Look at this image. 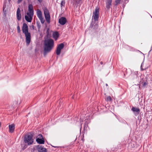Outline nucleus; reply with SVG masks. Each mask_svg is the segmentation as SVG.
Here are the masks:
<instances>
[{
  "label": "nucleus",
  "mask_w": 152,
  "mask_h": 152,
  "mask_svg": "<svg viewBox=\"0 0 152 152\" xmlns=\"http://www.w3.org/2000/svg\"><path fill=\"white\" fill-rule=\"evenodd\" d=\"M67 20L66 18L64 17H62L59 19L58 22L61 25H64L66 22Z\"/></svg>",
  "instance_id": "11"
},
{
  "label": "nucleus",
  "mask_w": 152,
  "mask_h": 152,
  "mask_svg": "<svg viewBox=\"0 0 152 152\" xmlns=\"http://www.w3.org/2000/svg\"><path fill=\"white\" fill-rule=\"evenodd\" d=\"M98 25L96 24L94 26L92 24V23L91 24L90 26V28H93L94 31H96L98 28Z\"/></svg>",
  "instance_id": "17"
},
{
  "label": "nucleus",
  "mask_w": 152,
  "mask_h": 152,
  "mask_svg": "<svg viewBox=\"0 0 152 152\" xmlns=\"http://www.w3.org/2000/svg\"><path fill=\"white\" fill-rule=\"evenodd\" d=\"M15 125L13 124L9 126V132L11 133H13L15 129Z\"/></svg>",
  "instance_id": "12"
},
{
  "label": "nucleus",
  "mask_w": 152,
  "mask_h": 152,
  "mask_svg": "<svg viewBox=\"0 0 152 152\" xmlns=\"http://www.w3.org/2000/svg\"><path fill=\"white\" fill-rule=\"evenodd\" d=\"M23 32L25 34L26 37V41L28 44H29L31 41V34L28 32V27L27 24L24 23L22 27Z\"/></svg>",
  "instance_id": "2"
},
{
  "label": "nucleus",
  "mask_w": 152,
  "mask_h": 152,
  "mask_svg": "<svg viewBox=\"0 0 152 152\" xmlns=\"http://www.w3.org/2000/svg\"><path fill=\"white\" fill-rule=\"evenodd\" d=\"M17 30L18 32V33H20V27L19 25H18V26H17Z\"/></svg>",
  "instance_id": "26"
},
{
  "label": "nucleus",
  "mask_w": 152,
  "mask_h": 152,
  "mask_svg": "<svg viewBox=\"0 0 152 152\" xmlns=\"http://www.w3.org/2000/svg\"><path fill=\"white\" fill-rule=\"evenodd\" d=\"M138 73L137 71L132 72L130 75V78L136 81L139 80V77L138 76Z\"/></svg>",
  "instance_id": "4"
},
{
  "label": "nucleus",
  "mask_w": 152,
  "mask_h": 152,
  "mask_svg": "<svg viewBox=\"0 0 152 152\" xmlns=\"http://www.w3.org/2000/svg\"><path fill=\"white\" fill-rule=\"evenodd\" d=\"M88 126H87L86 125L84 124L83 129H85V130H86Z\"/></svg>",
  "instance_id": "29"
},
{
  "label": "nucleus",
  "mask_w": 152,
  "mask_h": 152,
  "mask_svg": "<svg viewBox=\"0 0 152 152\" xmlns=\"http://www.w3.org/2000/svg\"><path fill=\"white\" fill-rule=\"evenodd\" d=\"M121 0H115V5H117L118 4H120V1Z\"/></svg>",
  "instance_id": "25"
},
{
  "label": "nucleus",
  "mask_w": 152,
  "mask_h": 152,
  "mask_svg": "<svg viewBox=\"0 0 152 152\" xmlns=\"http://www.w3.org/2000/svg\"><path fill=\"white\" fill-rule=\"evenodd\" d=\"M106 100L108 102V101L110 102V101H112V99L110 96H109L107 97Z\"/></svg>",
  "instance_id": "24"
},
{
  "label": "nucleus",
  "mask_w": 152,
  "mask_h": 152,
  "mask_svg": "<svg viewBox=\"0 0 152 152\" xmlns=\"http://www.w3.org/2000/svg\"><path fill=\"white\" fill-rule=\"evenodd\" d=\"M86 130H85V129H83V131H82V133H83V134H84V133H85V132H86Z\"/></svg>",
  "instance_id": "34"
},
{
  "label": "nucleus",
  "mask_w": 152,
  "mask_h": 152,
  "mask_svg": "<svg viewBox=\"0 0 152 152\" xmlns=\"http://www.w3.org/2000/svg\"><path fill=\"white\" fill-rule=\"evenodd\" d=\"M59 36V34L58 32L56 31L53 33V37L54 39L56 40L58 38V37Z\"/></svg>",
  "instance_id": "16"
},
{
  "label": "nucleus",
  "mask_w": 152,
  "mask_h": 152,
  "mask_svg": "<svg viewBox=\"0 0 152 152\" xmlns=\"http://www.w3.org/2000/svg\"><path fill=\"white\" fill-rule=\"evenodd\" d=\"M54 41L51 39H48L45 41L44 54H46L51 51L54 46Z\"/></svg>",
  "instance_id": "1"
},
{
  "label": "nucleus",
  "mask_w": 152,
  "mask_h": 152,
  "mask_svg": "<svg viewBox=\"0 0 152 152\" xmlns=\"http://www.w3.org/2000/svg\"><path fill=\"white\" fill-rule=\"evenodd\" d=\"M85 122L84 124L88 126V124H89L90 122V118H88L85 119Z\"/></svg>",
  "instance_id": "20"
},
{
  "label": "nucleus",
  "mask_w": 152,
  "mask_h": 152,
  "mask_svg": "<svg viewBox=\"0 0 152 152\" xmlns=\"http://www.w3.org/2000/svg\"><path fill=\"white\" fill-rule=\"evenodd\" d=\"M113 0H106V7L108 10H109L112 6Z\"/></svg>",
  "instance_id": "9"
},
{
  "label": "nucleus",
  "mask_w": 152,
  "mask_h": 152,
  "mask_svg": "<svg viewBox=\"0 0 152 152\" xmlns=\"http://www.w3.org/2000/svg\"><path fill=\"white\" fill-rule=\"evenodd\" d=\"M27 15L25 16L26 20L28 22H31L32 19L33 15L30 14L28 12H27Z\"/></svg>",
  "instance_id": "7"
},
{
  "label": "nucleus",
  "mask_w": 152,
  "mask_h": 152,
  "mask_svg": "<svg viewBox=\"0 0 152 152\" xmlns=\"http://www.w3.org/2000/svg\"><path fill=\"white\" fill-rule=\"evenodd\" d=\"M17 18L18 20H20L21 18V15L20 10L19 8H18L17 11Z\"/></svg>",
  "instance_id": "13"
},
{
  "label": "nucleus",
  "mask_w": 152,
  "mask_h": 152,
  "mask_svg": "<svg viewBox=\"0 0 152 152\" xmlns=\"http://www.w3.org/2000/svg\"><path fill=\"white\" fill-rule=\"evenodd\" d=\"M124 76H125V74H124Z\"/></svg>",
  "instance_id": "41"
},
{
  "label": "nucleus",
  "mask_w": 152,
  "mask_h": 152,
  "mask_svg": "<svg viewBox=\"0 0 152 152\" xmlns=\"http://www.w3.org/2000/svg\"><path fill=\"white\" fill-rule=\"evenodd\" d=\"M131 110L134 113H136L137 114H139L140 113V109L138 108L132 107Z\"/></svg>",
  "instance_id": "15"
},
{
  "label": "nucleus",
  "mask_w": 152,
  "mask_h": 152,
  "mask_svg": "<svg viewBox=\"0 0 152 152\" xmlns=\"http://www.w3.org/2000/svg\"><path fill=\"white\" fill-rule=\"evenodd\" d=\"M39 137L42 138V139H40L37 138L36 139V141L39 144H44L45 142V141L43 137V136L41 134H39Z\"/></svg>",
  "instance_id": "10"
},
{
  "label": "nucleus",
  "mask_w": 152,
  "mask_h": 152,
  "mask_svg": "<svg viewBox=\"0 0 152 152\" xmlns=\"http://www.w3.org/2000/svg\"><path fill=\"white\" fill-rule=\"evenodd\" d=\"M106 86H108V85H107V84H106Z\"/></svg>",
  "instance_id": "40"
},
{
  "label": "nucleus",
  "mask_w": 152,
  "mask_h": 152,
  "mask_svg": "<svg viewBox=\"0 0 152 152\" xmlns=\"http://www.w3.org/2000/svg\"><path fill=\"white\" fill-rule=\"evenodd\" d=\"M93 17L95 20H98L99 18V14L94 13Z\"/></svg>",
  "instance_id": "19"
},
{
  "label": "nucleus",
  "mask_w": 152,
  "mask_h": 152,
  "mask_svg": "<svg viewBox=\"0 0 152 152\" xmlns=\"http://www.w3.org/2000/svg\"><path fill=\"white\" fill-rule=\"evenodd\" d=\"M81 128H82V125L81 124L80 125V132H81Z\"/></svg>",
  "instance_id": "36"
},
{
  "label": "nucleus",
  "mask_w": 152,
  "mask_h": 152,
  "mask_svg": "<svg viewBox=\"0 0 152 152\" xmlns=\"http://www.w3.org/2000/svg\"><path fill=\"white\" fill-rule=\"evenodd\" d=\"M39 2V3H41L42 1V0H37Z\"/></svg>",
  "instance_id": "35"
},
{
  "label": "nucleus",
  "mask_w": 152,
  "mask_h": 152,
  "mask_svg": "<svg viewBox=\"0 0 152 152\" xmlns=\"http://www.w3.org/2000/svg\"><path fill=\"white\" fill-rule=\"evenodd\" d=\"M31 27L32 30H34L35 29V27L33 25H32L31 26Z\"/></svg>",
  "instance_id": "32"
},
{
  "label": "nucleus",
  "mask_w": 152,
  "mask_h": 152,
  "mask_svg": "<svg viewBox=\"0 0 152 152\" xmlns=\"http://www.w3.org/2000/svg\"><path fill=\"white\" fill-rule=\"evenodd\" d=\"M37 15L38 18L42 17V12L40 10H37Z\"/></svg>",
  "instance_id": "18"
},
{
  "label": "nucleus",
  "mask_w": 152,
  "mask_h": 152,
  "mask_svg": "<svg viewBox=\"0 0 152 152\" xmlns=\"http://www.w3.org/2000/svg\"><path fill=\"white\" fill-rule=\"evenodd\" d=\"M11 1V0H8V1L9 3H10V2Z\"/></svg>",
  "instance_id": "39"
},
{
  "label": "nucleus",
  "mask_w": 152,
  "mask_h": 152,
  "mask_svg": "<svg viewBox=\"0 0 152 152\" xmlns=\"http://www.w3.org/2000/svg\"><path fill=\"white\" fill-rule=\"evenodd\" d=\"M44 14L46 20L48 23H49L50 20V16L49 11L46 8L44 9Z\"/></svg>",
  "instance_id": "5"
},
{
  "label": "nucleus",
  "mask_w": 152,
  "mask_h": 152,
  "mask_svg": "<svg viewBox=\"0 0 152 152\" xmlns=\"http://www.w3.org/2000/svg\"><path fill=\"white\" fill-rule=\"evenodd\" d=\"M65 4V1L64 0H62L61 2V7L62 8L63 7H64Z\"/></svg>",
  "instance_id": "22"
},
{
  "label": "nucleus",
  "mask_w": 152,
  "mask_h": 152,
  "mask_svg": "<svg viewBox=\"0 0 152 152\" xmlns=\"http://www.w3.org/2000/svg\"><path fill=\"white\" fill-rule=\"evenodd\" d=\"M5 7H6V5L4 3V4L3 7V11H4V9L5 8Z\"/></svg>",
  "instance_id": "30"
},
{
  "label": "nucleus",
  "mask_w": 152,
  "mask_h": 152,
  "mask_svg": "<svg viewBox=\"0 0 152 152\" xmlns=\"http://www.w3.org/2000/svg\"><path fill=\"white\" fill-rule=\"evenodd\" d=\"M41 27V26L40 24H37V27L38 31H39V30H40Z\"/></svg>",
  "instance_id": "28"
},
{
  "label": "nucleus",
  "mask_w": 152,
  "mask_h": 152,
  "mask_svg": "<svg viewBox=\"0 0 152 152\" xmlns=\"http://www.w3.org/2000/svg\"><path fill=\"white\" fill-rule=\"evenodd\" d=\"M37 148L38 152H47V149L42 145H38Z\"/></svg>",
  "instance_id": "8"
},
{
  "label": "nucleus",
  "mask_w": 152,
  "mask_h": 152,
  "mask_svg": "<svg viewBox=\"0 0 152 152\" xmlns=\"http://www.w3.org/2000/svg\"><path fill=\"white\" fill-rule=\"evenodd\" d=\"M39 18V20H40V21H41V23L42 24H43L44 23V22H45V20L44 19V18H43L42 16Z\"/></svg>",
  "instance_id": "23"
},
{
  "label": "nucleus",
  "mask_w": 152,
  "mask_h": 152,
  "mask_svg": "<svg viewBox=\"0 0 152 152\" xmlns=\"http://www.w3.org/2000/svg\"><path fill=\"white\" fill-rule=\"evenodd\" d=\"M151 49L150 50V51L148 52V54H149V53H150V52H151Z\"/></svg>",
  "instance_id": "38"
},
{
  "label": "nucleus",
  "mask_w": 152,
  "mask_h": 152,
  "mask_svg": "<svg viewBox=\"0 0 152 152\" xmlns=\"http://www.w3.org/2000/svg\"><path fill=\"white\" fill-rule=\"evenodd\" d=\"M148 84V83H147L146 81H145L143 82L142 83V86L143 87H145Z\"/></svg>",
  "instance_id": "27"
},
{
  "label": "nucleus",
  "mask_w": 152,
  "mask_h": 152,
  "mask_svg": "<svg viewBox=\"0 0 152 152\" xmlns=\"http://www.w3.org/2000/svg\"><path fill=\"white\" fill-rule=\"evenodd\" d=\"M83 135H84V134H83ZM81 140L83 141L84 142V136L83 135V137H82Z\"/></svg>",
  "instance_id": "33"
},
{
  "label": "nucleus",
  "mask_w": 152,
  "mask_h": 152,
  "mask_svg": "<svg viewBox=\"0 0 152 152\" xmlns=\"http://www.w3.org/2000/svg\"><path fill=\"white\" fill-rule=\"evenodd\" d=\"M28 10L29 12H28L29 14L34 15V10L33 6L32 4H29L28 6Z\"/></svg>",
  "instance_id": "14"
},
{
  "label": "nucleus",
  "mask_w": 152,
  "mask_h": 152,
  "mask_svg": "<svg viewBox=\"0 0 152 152\" xmlns=\"http://www.w3.org/2000/svg\"><path fill=\"white\" fill-rule=\"evenodd\" d=\"M23 0H18L17 1L18 4H19L21 2L23 1Z\"/></svg>",
  "instance_id": "31"
},
{
  "label": "nucleus",
  "mask_w": 152,
  "mask_h": 152,
  "mask_svg": "<svg viewBox=\"0 0 152 152\" xmlns=\"http://www.w3.org/2000/svg\"><path fill=\"white\" fill-rule=\"evenodd\" d=\"M64 47V45L63 43H61L58 45L56 50V54L57 55L60 54L61 51Z\"/></svg>",
  "instance_id": "6"
},
{
  "label": "nucleus",
  "mask_w": 152,
  "mask_h": 152,
  "mask_svg": "<svg viewBox=\"0 0 152 152\" xmlns=\"http://www.w3.org/2000/svg\"><path fill=\"white\" fill-rule=\"evenodd\" d=\"M100 64L102 65L103 64V62L102 61H101L100 62Z\"/></svg>",
  "instance_id": "37"
},
{
  "label": "nucleus",
  "mask_w": 152,
  "mask_h": 152,
  "mask_svg": "<svg viewBox=\"0 0 152 152\" xmlns=\"http://www.w3.org/2000/svg\"><path fill=\"white\" fill-rule=\"evenodd\" d=\"M33 136L31 134L26 135L24 138V141L25 143H27L28 145H31L33 142Z\"/></svg>",
  "instance_id": "3"
},
{
  "label": "nucleus",
  "mask_w": 152,
  "mask_h": 152,
  "mask_svg": "<svg viewBox=\"0 0 152 152\" xmlns=\"http://www.w3.org/2000/svg\"><path fill=\"white\" fill-rule=\"evenodd\" d=\"M99 8L97 7L95 9V12H94V13L95 14H99Z\"/></svg>",
  "instance_id": "21"
}]
</instances>
